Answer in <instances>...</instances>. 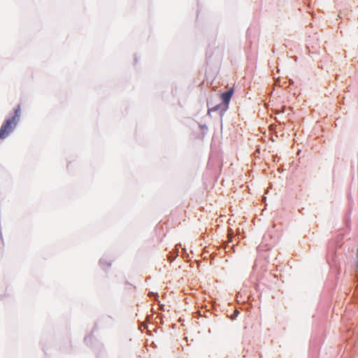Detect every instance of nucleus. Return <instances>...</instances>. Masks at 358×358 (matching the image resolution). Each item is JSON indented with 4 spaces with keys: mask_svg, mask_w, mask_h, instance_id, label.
Returning a JSON list of instances; mask_svg holds the SVG:
<instances>
[{
    "mask_svg": "<svg viewBox=\"0 0 358 358\" xmlns=\"http://www.w3.org/2000/svg\"><path fill=\"white\" fill-rule=\"evenodd\" d=\"M20 106L15 109V114L11 118L6 120L0 128V139L6 138L15 128L20 116Z\"/></svg>",
    "mask_w": 358,
    "mask_h": 358,
    "instance_id": "f257e3e1",
    "label": "nucleus"
},
{
    "mask_svg": "<svg viewBox=\"0 0 358 358\" xmlns=\"http://www.w3.org/2000/svg\"><path fill=\"white\" fill-rule=\"evenodd\" d=\"M234 94V90L233 89H230L229 90H228L227 92H224L221 94V99L223 102V103L227 106L229 101H230V99L232 96Z\"/></svg>",
    "mask_w": 358,
    "mask_h": 358,
    "instance_id": "f03ea898",
    "label": "nucleus"
},
{
    "mask_svg": "<svg viewBox=\"0 0 358 358\" xmlns=\"http://www.w3.org/2000/svg\"><path fill=\"white\" fill-rule=\"evenodd\" d=\"M100 264L103 268H106V267L110 266L111 265V263L106 259H102L100 261Z\"/></svg>",
    "mask_w": 358,
    "mask_h": 358,
    "instance_id": "7ed1b4c3",
    "label": "nucleus"
},
{
    "mask_svg": "<svg viewBox=\"0 0 358 358\" xmlns=\"http://www.w3.org/2000/svg\"><path fill=\"white\" fill-rule=\"evenodd\" d=\"M357 268H358V264H357Z\"/></svg>",
    "mask_w": 358,
    "mask_h": 358,
    "instance_id": "20e7f679",
    "label": "nucleus"
}]
</instances>
